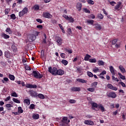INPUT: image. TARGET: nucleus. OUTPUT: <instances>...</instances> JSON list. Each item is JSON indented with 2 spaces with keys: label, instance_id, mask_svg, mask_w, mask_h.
<instances>
[{
  "label": "nucleus",
  "instance_id": "nucleus-1",
  "mask_svg": "<svg viewBox=\"0 0 126 126\" xmlns=\"http://www.w3.org/2000/svg\"><path fill=\"white\" fill-rule=\"evenodd\" d=\"M58 68L56 67H52L51 66H49L48 67V72L50 73H51L53 75H56L57 74V70Z\"/></svg>",
  "mask_w": 126,
  "mask_h": 126
},
{
  "label": "nucleus",
  "instance_id": "nucleus-2",
  "mask_svg": "<svg viewBox=\"0 0 126 126\" xmlns=\"http://www.w3.org/2000/svg\"><path fill=\"white\" fill-rule=\"evenodd\" d=\"M32 74H33L34 77H35V78L41 79V78H42V77H43V75L40 74V72H39L38 71H33Z\"/></svg>",
  "mask_w": 126,
  "mask_h": 126
},
{
  "label": "nucleus",
  "instance_id": "nucleus-3",
  "mask_svg": "<svg viewBox=\"0 0 126 126\" xmlns=\"http://www.w3.org/2000/svg\"><path fill=\"white\" fill-rule=\"evenodd\" d=\"M29 94L32 97H37V96H38V93H37V92L31 90L29 91Z\"/></svg>",
  "mask_w": 126,
  "mask_h": 126
},
{
  "label": "nucleus",
  "instance_id": "nucleus-4",
  "mask_svg": "<svg viewBox=\"0 0 126 126\" xmlns=\"http://www.w3.org/2000/svg\"><path fill=\"white\" fill-rule=\"evenodd\" d=\"M43 17H45V18H52L53 16L50 14L49 12H43L42 13Z\"/></svg>",
  "mask_w": 126,
  "mask_h": 126
},
{
  "label": "nucleus",
  "instance_id": "nucleus-5",
  "mask_svg": "<svg viewBox=\"0 0 126 126\" xmlns=\"http://www.w3.org/2000/svg\"><path fill=\"white\" fill-rule=\"evenodd\" d=\"M122 2L119 1L117 3V5L114 7L115 11L119 10V8H122Z\"/></svg>",
  "mask_w": 126,
  "mask_h": 126
},
{
  "label": "nucleus",
  "instance_id": "nucleus-6",
  "mask_svg": "<svg viewBox=\"0 0 126 126\" xmlns=\"http://www.w3.org/2000/svg\"><path fill=\"white\" fill-rule=\"evenodd\" d=\"M109 70L112 75H116L117 70L115 69L113 66H109Z\"/></svg>",
  "mask_w": 126,
  "mask_h": 126
},
{
  "label": "nucleus",
  "instance_id": "nucleus-7",
  "mask_svg": "<svg viewBox=\"0 0 126 126\" xmlns=\"http://www.w3.org/2000/svg\"><path fill=\"white\" fill-rule=\"evenodd\" d=\"M84 123L88 126H94V122L91 120H86L84 122Z\"/></svg>",
  "mask_w": 126,
  "mask_h": 126
},
{
  "label": "nucleus",
  "instance_id": "nucleus-8",
  "mask_svg": "<svg viewBox=\"0 0 126 126\" xmlns=\"http://www.w3.org/2000/svg\"><path fill=\"white\" fill-rule=\"evenodd\" d=\"M107 96L108 97H109V98H116V97H117V94L114 92H111L107 94Z\"/></svg>",
  "mask_w": 126,
  "mask_h": 126
},
{
  "label": "nucleus",
  "instance_id": "nucleus-9",
  "mask_svg": "<svg viewBox=\"0 0 126 126\" xmlns=\"http://www.w3.org/2000/svg\"><path fill=\"white\" fill-rule=\"evenodd\" d=\"M56 40L57 43H58V45H60V46L63 44V39H62V38L57 36L56 37Z\"/></svg>",
  "mask_w": 126,
  "mask_h": 126
},
{
  "label": "nucleus",
  "instance_id": "nucleus-10",
  "mask_svg": "<svg viewBox=\"0 0 126 126\" xmlns=\"http://www.w3.org/2000/svg\"><path fill=\"white\" fill-rule=\"evenodd\" d=\"M64 74V71L62 69L57 70L56 71V74L55 75H63Z\"/></svg>",
  "mask_w": 126,
  "mask_h": 126
},
{
  "label": "nucleus",
  "instance_id": "nucleus-11",
  "mask_svg": "<svg viewBox=\"0 0 126 126\" xmlns=\"http://www.w3.org/2000/svg\"><path fill=\"white\" fill-rule=\"evenodd\" d=\"M107 87L108 88H109V89H112V90H114V91H117L118 90V88L117 87H114L111 84H108L107 85Z\"/></svg>",
  "mask_w": 126,
  "mask_h": 126
},
{
  "label": "nucleus",
  "instance_id": "nucleus-12",
  "mask_svg": "<svg viewBox=\"0 0 126 126\" xmlns=\"http://www.w3.org/2000/svg\"><path fill=\"white\" fill-rule=\"evenodd\" d=\"M94 26H95L94 28L96 30H101V29H102V26H101V25L98 23L94 24Z\"/></svg>",
  "mask_w": 126,
  "mask_h": 126
},
{
  "label": "nucleus",
  "instance_id": "nucleus-13",
  "mask_svg": "<svg viewBox=\"0 0 126 126\" xmlns=\"http://www.w3.org/2000/svg\"><path fill=\"white\" fill-rule=\"evenodd\" d=\"M27 88H37V85L32 84H27L26 86Z\"/></svg>",
  "mask_w": 126,
  "mask_h": 126
},
{
  "label": "nucleus",
  "instance_id": "nucleus-14",
  "mask_svg": "<svg viewBox=\"0 0 126 126\" xmlns=\"http://www.w3.org/2000/svg\"><path fill=\"white\" fill-rule=\"evenodd\" d=\"M76 81L78 82H80L81 83H86L87 82V81L80 78L76 79Z\"/></svg>",
  "mask_w": 126,
  "mask_h": 126
},
{
  "label": "nucleus",
  "instance_id": "nucleus-15",
  "mask_svg": "<svg viewBox=\"0 0 126 126\" xmlns=\"http://www.w3.org/2000/svg\"><path fill=\"white\" fill-rule=\"evenodd\" d=\"M119 68L122 73H125L126 72V69H125L123 65H120Z\"/></svg>",
  "mask_w": 126,
  "mask_h": 126
},
{
  "label": "nucleus",
  "instance_id": "nucleus-16",
  "mask_svg": "<svg viewBox=\"0 0 126 126\" xmlns=\"http://www.w3.org/2000/svg\"><path fill=\"white\" fill-rule=\"evenodd\" d=\"M98 108L102 113L103 112H105V111H106V110H105V107H104L102 104L98 105Z\"/></svg>",
  "mask_w": 126,
  "mask_h": 126
},
{
  "label": "nucleus",
  "instance_id": "nucleus-17",
  "mask_svg": "<svg viewBox=\"0 0 126 126\" xmlns=\"http://www.w3.org/2000/svg\"><path fill=\"white\" fill-rule=\"evenodd\" d=\"M61 123H64L65 124H68V123H67V117H63L62 118V120L61 121Z\"/></svg>",
  "mask_w": 126,
  "mask_h": 126
},
{
  "label": "nucleus",
  "instance_id": "nucleus-18",
  "mask_svg": "<svg viewBox=\"0 0 126 126\" xmlns=\"http://www.w3.org/2000/svg\"><path fill=\"white\" fill-rule=\"evenodd\" d=\"M91 58V56L88 54H86L85 57H84V61L89 62V60H90L89 59H90Z\"/></svg>",
  "mask_w": 126,
  "mask_h": 126
},
{
  "label": "nucleus",
  "instance_id": "nucleus-19",
  "mask_svg": "<svg viewBox=\"0 0 126 126\" xmlns=\"http://www.w3.org/2000/svg\"><path fill=\"white\" fill-rule=\"evenodd\" d=\"M1 37H2V38H4V39H8L9 38V35L4 33H2L1 35Z\"/></svg>",
  "mask_w": 126,
  "mask_h": 126
},
{
  "label": "nucleus",
  "instance_id": "nucleus-20",
  "mask_svg": "<svg viewBox=\"0 0 126 126\" xmlns=\"http://www.w3.org/2000/svg\"><path fill=\"white\" fill-rule=\"evenodd\" d=\"M67 20L70 23H73V22H74V19L71 16L68 17Z\"/></svg>",
  "mask_w": 126,
  "mask_h": 126
},
{
  "label": "nucleus",
  "instance_id": "nucleus-21",
  "mask_svg": "<svg viewBox=\"0 0 126 126\" xmlns=\"http://www.w3.org/2000/svg\"><path fill=\"white\" fill-rule=\"evenodd\" d=\"M39 118H40V117L38 114L32 115V119H33V120H38Z\"/></svg>",
  "mask_w": 126,
  "mask_h": 126
},
{
  "label": "nucleus",
  "instance_id": "nucleus-22",
  "mask_svg": "<svg viewBox=\"0 0 126 126\" xmlns=\"http://www.w3.org/2000/svg\"><path fill=\"white\" fill-rule=\"evenodd\" d=\"M81 89L79 87H73L71 88V91H78L79 92L80 91Z\"/></svg>",
  "mask_w": 126,
  "mask_h": 126
},
{
  "label": "nucleus",
  "instance_id": "nucleus-23",
  "mask_svg": "<svg viewBox=\"0 0 126 126\" xmlns=\"http://www.w3.org/2000/svg\"><path fill=\"white\" fill-rule=\"evenodd\" d=\"M82 6V5H81V3H78L76 5V7L77 9L80 11V10H81V7Z\"/></svg>",
  "mask_w": 126,
  "mask_h": 126
},
{
  "label": "nucleus",
  "instance_id": "nucleus-24",
  "mask_svg": "<svg viewBox=\"0 0 126 126\" xmlns=\"http://www.w3.org/2000/svg\"><path fill=\"white\" fill-rule=\"evenodd\" d=\"M9 81V79L8 78L4 77L3 78V80H1L2 83H5V82H8Z\"/></svg>",
  "mask_w": 126,
  "mask_h": 126
},
{
  "label": "nucleus",
  "instance_id": "nucleus-25",
  "mask_svg": "<svg viewBox=\"0 0 126 126\" xmlns=\"http://www.w3.org/2000/svg\"><path fill=\"white\" fill-rule=\"evenodd\" d=\"M62 63H63V64H64V65H67L68 63V62L65 60H62V61H61Z\"/></svg>",
  "mask_w": 126,
  "mask_h": 126
},
{
  "label": "nucleus",
  "instance_id": "nucleus-26",
  "mask_svg": "<svg viewBox=\"0 0 126 126\" xmlns=\"http://www.w3.org/2000/svg\"><path fill=\"white\" fill-rule=\"evenodd\" d=\"M37 96L38 98H40V99H45V96L42 94H39Z\"/></svg>",
  "mask_w": 126,
  "mask_h": 126
},
{
  "label": "nucleus",
  "instance_id": "nucleus-27",
  "mask_svg": "<svg viewBox=\"0 0 126 126\" xmlns=\"http://www.w3.org/2000/svg\"><path fill=\"white\" fill-rule=\"evenodd\" d=\"M9 78L10 80L14 81L15 79V77L13 75L9 74Z\"/></svg>",
  "mask_w": 126,
  "mask_h": 126
},
{
  "label": "nucleus",
  "instance_id": "nucleus-28",
  "mask_svg": "<svg viewBox=\"0 0 126 126\" xmlns=\"http://www.w3.org/2000/svg\"><path fill=\"white\" fill-rule=\"evenodd\" d=\"M118 75H119V76L121 79H123V80H125L126 79V76L123 75V74H122V73H118Z\"/></svg>",
  "mask_w": 126,
  "mask_h": 126
},
{
  "label": "nucleus",
  "instance_id": "nucleus-29",
  "mask_svg": "<svg viewBox=\"0 0 126 126\" xmlns=\"http://www.w3.org/2000/svg\"><path fill=\"white\" fill-rule=\"evenodd\" d=\"M28 8L27 7H25L23 10L22 11L25 14H27L28 13Z\"/></svg>",
  "mask_w": 126,
  "mask_h": 126
},
{
  "label": "nucleus",
  "instance_id": "nucleus-30",
  "mask_svg": "<svg viewBox=\"0 0 126 126\" xmlns=\"http://www.w3.org/2000/svg\"><path fill=\"white\" fill-rule=\"evenodd\" d=\"M97 64H98V65L101 66V65H104V62L101 60H99L97 62Z\"/></svg>",
  "mask_w": 126,
  "mask_h": 126
},
{
  "label": "nucleus",
  "instance_id": "nucleus-31",
  "mask_svg": "<svg viewBox=\"0 0 126 126\" xmlns=\"http://www.w3.org/2000/svg\"><path fill=\"white\" fill-rule=\"evenodd\" d=\"M18 113H20V114H22V113H23V109H22V107H19L18 108Z\"/></svg>",
  "mask_w": 126,
  "mask_h": 126
},
{
  "label": "nucleus",
  "instance_id": "nucleus-32",
  "mask_svg": "<svg viewBox=\"0 0 126 126\" xmlns=\"http://www.w3.org/2000/svg\"><path fill=\"white\" fill-rule=\"evenodd\" d=\"M93 70L94 72L96 73L99 72V68H98L97 67H95L93 69Z\"/></svg>",
  "mask_w": 126,
  "mask_h": 126
},
{
  "label": "nucleus",
  "instance_id": "nucleus-33",
  "mask_svg": "<svg viewBox=\"0 0 126 126\" xmlns=\"http://www.w3.org/2000/svg\"><path fill=\"white\" fill-rule=\"evenodd\" d=\"M4 55L6 58H9V56H10L9 51H5L4 53Z\"/></svg>",
  "mask_w": 126,
  "mask_h": 126
},
{
  "label": "nucleus",
  "instance_id": "nucleus-34",
  "mask_svg": "<svg viewBox=\"0 0 126 126\" xmlns=\"http://www.w3.org/2000/svg\"><path fill=\"white\" fill-rule=\"evenodd\" d=\"M87 23H89V24H91L92 25H93L94 24V20H87Z\"/></svg>",
  "mask_w": 126,
  "mask_h": 126
},
{
  "label": "nucleus",
  "instance_id": "nucleus-35",
  "mask_svg": "<svg viewBox=\"0 0 126 126\" xmlns=\"http://www.w3.org/2000/svg\"><path fill=\"white\" fill-rule=\"evenodd\" d=\"M6 32L8 33L9 34H12V32L11 31V30H10V28H7L6 30Z\"/></svg>",
  "mask_w": 126,
  "mask_h": 126
},
{
  "label": "nucleus",
  "instance_id": "nucleus-36",
  "mask_svg": "<svg viewBox=\"0 0 126 126\" xmlns=\"http://www.w3.org/2000/svg\"><path fill=\"white\" fill-rule=\"evenodd\" d=\"M94 108H97L98 107V104H97V103H93L92 107V108L93 110H94Z\"/></svg>",
  "mask_w": 126,
  "mask_h": 126
},
{
  "label": "nucleus",
  "instance_id": "nucleus-37",
  "mask_svg": "<svg viewBox=\"0 0 126 126\" xmlns=\"http://www.w3.org/2000/svg\"><path fill=\"white\" fill-rule=\"evenodd\" d=\"M97 18L98 19H103L104 18V16L102 14H98L97 15Z\"/></svg>",
  "mask_w": 126,
  "mask_h": 126
},
{
  "label": "nucleus",
  "instance_id": "nucleus-38",
  "mask_svg": "<svg viewBox=\"0 0 126 126\" xmlns=\"http://www.w3.org/2000/svg\"><path fill=\"white\" fill-rule=\"evenodd\" d=\"M87 90L88 91H90V92H94V91H95V88H88Z\"/></svg>",
  "mask_w": 126,
  "mask_h": 126
},
{
  "label": "nucleus",
  "instance_id": "nucleus-39",
  "mask_svg": "<svg viewBox=\"0 0 126 126\" xmlns=\"http://www.w3.org/2000/svg\"><path fill=\"white\" fill-rule=\"evenodd\" d=\"M60 126H69V125H68V123H64L63 122H61Z\"/></svg>",
  "mask_w": 126,
  "mask_h": 126
},
{
  "label": "nucleus",
  "instance_id": "nucleus-40",
  "mask_svg": "<svg viewBox=\"0 0 126 126\" xmlns=\"http://www.w3.org/2000/svg\"><path fill=\"white\" fill-rule=\"evenodd\" d=\"M12 49L13 52H17V48L14 45H12Z\"/></svg>",
  "mask_w": 126,
  "mask_h": 126
},
{
  "label": "nucleus",
  "instance_id": "nucleus-41",
  "mask_svg": "<svg viewBox=\"0 0 126 126\" xmlns=\"http://www.w3.org/2000/svg\"><path fill=\"white\" fill-rule=\"evenodd\" d=\"M29 109H30V110H33V109H35V104H31L30 105Z\"/></svg>",
  "mask_w": 126,
  "mask_h": 126
},
{
  "label": "nucleus",
  "instance_id": "nucleus-42",
  "mask_svg": "<svg viewBox=\"0 0 126 126\" xmlns=\"http://www.w3.org/2000/svg\"><path fill=\"white\" fill-rule=\"evenodd\" d=\"M24 103L27 105H30V100L28 99H26L24 100Z\"/></svg>",
  "mask_w": 126,
  "mask_h": 126
},
{
  "label": "nucleus",
  "instance_id": "nucleus-43",
  "mask_svg": "<svg viewBox=\"0 0 126 126\" xmlns=\"http://www.w3.org/2000/svg\"><path fill=\"white\" fill-rule=\"evenodd\" d=\"M10 17L11 19H13V20H15V19H16V16H15V14H12L10 15Z\"/></svg>",
  "mask_w": 126,
  "mask_h": 126
},
{
  "label": "nucleus",
  "instance_id": "nucleus-44",
  "mask_svg": "<svg viewBox=\"0 0 126 126\" xmlns=\"http://www.w3.org/2000/svg\"><path fill=\"white\" fill-rule=\"evenodd\" d=\"M25 14L22 11H20L19 12V17H22Z\"/></svg>",
  "mask_w": 126,
  "mask_h": 126
},
{
  "label": "nucleus",
  "instance_id": "nucleus-45",
  "mask_svg": "<svg viewBox=\"0 0 126 126\" xmlns=\"http://www.w3.org/2000/svg\"><path fill=\"white\" fill-rule=\"evenodd\" d=\"M89 62L90 63H96V59L94 58V59H90L89 60Z\"/></svg>",
  "mask_w": 126,
  "mask_h": 126
},
{
  "label": "nucleus",
  "instance_id": "nucleus-46",
  "mask_svg": "<svg viewBox=\"0 0 126 126\" xmlns=\"http://www.w3.org/2000/svg\"><path fill=\"white\" fill-rule=\"evenodd\" d=\"M87 74H88V76H89L90 77H93V76H94L93 73H92L90 71H88L87 72Z\"/></svg>",
  "mask_w": 126,
  "mask_h": 126
},
{
  "label": "nucleus",
  "instance_id": "nucleus-47",
  "mask_svg": "<svg viewBox=\"0 0 126 126\" xmlns=\"http://www.w3.org/2000/svg\"><path fill=\"white\" fill-rule=\"evenodd\" d=\"M13 101L14 102H15V103H17L18 104H20V101H19V100H18L15 98H13Z\"/></svg>",
  "mask_w": 126,
  "mask_h": 126
},
{
  "label": "nucleus",
  "instance_id": "nucleus-48",
  "mask_svg": "<svg viewBox=\"0 0 126 126\" xmlns=\"http://www.w3.org/2000/svg\"><path fill=\"white\" fill-rule=\"evenodd\" d=\"M69 103H70L71 104H75V103H76V100L74 99H70L69 100Z\"/></svg>",
  "mask_w": 126,
  "mask_h": 126
},
{
  "label": "nucleus",
  "instance_id": "nucleus-49",
  "mask_svg": "<svg viewBox=\"0 0 126 126\" xmlns=\"http://www.w3.org/2000/svg\"><path fill=\"white\" fill-rule=\"evenodd\" d=\"M39 8H40V7L38 5L36 4L34 6V10H39Z\"/></svg>",
  "mask_w": 126,
  "mask_h": 126
},
{
  "label": "nucleus",
  "instance_id": "nucleus-50",
  "mask_svg": "<svg viewBox=\"0 0 126 126\" xmlns=\"http://www.w3.org/2000/svg\"><path fill=\"white\" fill-rule=\"evenodd\" d=\"M88 3L89 4H94V1L92 0H88Z\"/></svg>",
  "mask_w": 126,
  "mask_h": 126
},
{
  "label": "nucleus",
  "instance_id": "nucleus-51",
  "mask_svg": "<svg viewBox=\"0 0 126 126\" xmlns=\"http://www.w3.org/2000/svg\"><path fill=\"white\" fill-rule=\"evenodd\" d=\"M11 96L12 97H18V95H17V94H16V93L14 92L11 94Z\"/></svg>",
  "mask_w": 126,
  "mask_h": 126
},
{
  "label": "nucleus",
  "instance_id": "nucleus-52",
  "mask_svg": "<svg viewBox=\"0 0 126 126\" xmlns=\"http://www.w3.org/2000/svg\"><path fill=\"white\" fill-rule=\"evenodd\" d=\"M77 71L78 72H79V73H81V72H82V69H81L80 67L78 68L77 69Z\"/></svg>",
  "mask_w": 126,
  "mask_h": 126
},
{
  "label": "nucleus",
  "instance_id": "nucleus-53",
  "mask_svg": "<svg viewBox=\"0 0 126 126\" xmlns=\"http://www.w3.org/2000/svg\"><path fill=\"white\" fill-rule=\"evenodd\" d=\"M97 84H98V82H94V83L92 84V86H94V87H96V86H97Z\"/></svg>",
  "mask_w": 126,
  "mask_h": 126
},
{
  "label": "nucleus",
  "instance_id": "nucleus-54",
  "mask_svg": "<svg viewBox=\"0 0 126 126\" xmlns=\"http://www.w3.org/2000/svg\"><path fill=\"white\" fill-rule=\"evenodd\" d=\"M31 38L32 41H35V39H36V36H35V35H32Z\"/></svg>",
  "mask_w": 126,
  "mask_h": 126
},
{
  "label": "nucleus",
  "instance_id": "nucleus-55",
  "mask_svg": "<svg viewBox=\"0 0 126 126\" xmlns=\"http://www.w3.org/2000/svg\"><path fill=\"white\" fill-rule=\"evenodd\" d=\"M120 84H121L122 86V87H126V84H125V83L123 82H121L119 83Z\"/></svg>",
  "mask_w": 126,
  "mask_h": 126
},
{
  "label": "nucleus",
  "instance_id": "nucleus-56",
  "mask_svg": "<svg viewBox=\"0 0 126 126\" xmlns=\"http://www.w3.org/2000/svg\"><path fill=\"white\" fill-rule=\"evenodd\" d=\"M6 107L7 108H11V107H12V105H11V104L8 103L6 104Z\"/></svg>",
  "mask_w": 126,
  "mask_h": 126
},
{
  "label": "nucleus",
  "instance_id": "nucleus-57",
  "mask_svg": "<svg viewBox=\"0 0 126 126\" xmlns=\"http://www.w3.org/2000/svg\"><path fill=\"white\" fill-rule=\"evenodd\" d=\"M116 2L114 1H112L111 2H110V4L112 5V6H114L115 4H116Z\"/></svg>",
  "mask_w": 126,
  "mask_h": 126
},
{
  "label": "nucleus",
  "instance_id": "nucleus-58",
  "mask_svg": "<svg viewBox=\"0 0 126 126\" xmlns=\"http://www.w3.org/2000/svg\"><path fill=\"white\" fill-rule=\"evenodd\" d=\"M36 21H37V22H38L39 23H43V21L40 19H37Z\"/></svg>",
  "mask_w": 126,
  "mask_h": 126
},
{
  "label": "nucleus",
  "instance_id": "nucleus-59",
  "mask_svg": "<svg viewBox=\"0 0 126 126\" xmlns=\"http://www.w3.org/2000/svg\"><path fill=\"white\" fill-rule=\"evenodd\" d=\"M106 73H107V71H106V70H103L101 73H100V74L102 75H105V74H106Z\"/></svg>",
  "mask_w": 126,
  "mask_h": 126
},
{
  "label": "nucleus",
  "instance_id": "nucleus-60",
  "mask_svg": "<svg viewBox=\"0 0 126 126\" xmlns=\"http://www.w3.org/2000/svg\"><path fill=\"white\" fill-rule=\"evenodd\" d=\"M61 58H62V59H64V58H65V54L62 53L61 54Z\"/></svg>",
  "mask_w": 126,
  "mask_h": 126
},
{
  "label": "nucleus",
  "instance_id": "nucleus-61",
  "mask_svg": "<svg viewBox=\"0 0 126 126\" xmlns=\"http://www.w3.org/2000/svg\"><path fill=\"white\" fill-rule=\"evenodd\" d=\"M117 42H118V39H117L112 40L113 45H115V44H116V43H117Z\"/></svg>",
  "mask_w": 126,
  "mask_h": 126
},
{
  "label": "nucleus",
  "instance_id": "nucleus-62",
  "mask_svg": "<svg viewBox=\"0 0 126 126\" xmlns=\"http://www.w3.org/2000/svg\"><path fill=\"white\" fill-rule=\"evenodd\" d=\"M118 110H116L115 111L113 112V116H116V115L118 114Z\"/></svg>",
  "mask_w": 126,
  "mask_h": 126
},
{
  "label": "nucleus",
  "instance_id": "nucleus-63",
  "mask_svg": "<svg viewBox=\"0 0 126 126\" xmlns=\"http://www.w3.org/2000/svg\"><path fill=\"white\" fill-rule=\"evenodd\" d=\"M63 17H64V18H65L66 19V20H67V19H68V16L66 15H63Z\"/></svg>",
  "mask_w": 126,
  "mask_h": 126
},
{
  "label": "nucleus",
  "instance_id": "nucleus-64",
  "mask_svg": "<svg viewBox=\"0 0 126 126\" xmlns=\"http://www.w3.org/2000/svg\"><path fill=\"white\" fill-rule=\"evenodd\" d=\"M26 69L27 70H30L31 69V68L29 66H26Z\"/></svg>",
  "mask_w": 126,
  "mask_h": 126
}]
</instances>
